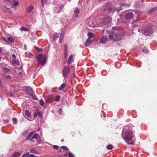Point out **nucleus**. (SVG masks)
Listing matches in <instances>:
<instances>
[{"instance_id": "obj_1", "label": "nucleus", "mask_w": 157, "mask_h": 157, "mask_svg": "<svg viewBox=\"0 0 157 157\" xmlns=\"http://www.w3.org/2000/svg\"><path fill=\"white\" fill-rule=\"evenodd\" d=\"M131 129L128 126H126L122 130L121 136L124 140L128 144H132L131 143H129L130 141L133 137L134 136Z\"/></svg>"}, {"instance_id": "obj_2", "label": "nucleus", "mask_w": 157, "mask_h": 157, "mask_svg": "<svg viewBox=\"0 0 157 157\" xmlns=\"http://www.w3.org/2000/svg\"><path fill=\"white\" fill-rule=\"evenodd\" d=\"M109 40H110L118 41L120 40L124 36V33L121 32H111L108 36Z\"/></svg>"}, {"instance_id": "obj_3", "label": "nucleus", "mask_w": 157, "mask_h": 157, "mask_svg": "<svg viewBox=\"0 0 157 157\" xmlns=\"http://www.w3.org/2000/svg\"><path fill=\"white\" fill-rule=\"evenodd\" d=\"M112 21V18L110 16H106L103 18H100L97 20V21L99 24L106 25Z\"/></svg>"}, {"instance_id": "obj_4", "label": "nucleus", "mask_w": 157, "mask_h": 157, "mask_svg": "<svg viewBox=\"0 0 157 157\" xmlns=\"http://www.w3.org/2000/svg\"><path fill=\"white\" fill-rule=\"evenodd\" d=\"M34 132H32L29 133L27 137L26 138L25 140L26 141L29 140L30 141L33 142H35V140L33 139H35L36 141L37 140V138L39 136V135L38 134H35Z\"/></svg>"}, {"instance_id": "obj_5", "label": "nucleus", "mask_w": 157, "mask_h": 157, "mask_svg": "<svg viewBox=\"0 0 157 157\" xmlns=\"http://www.w3.org/2000/svg\"><path fill=\"white\" fill-rule=\"evenodd\" d=\"M48 56L47 55H44L40 54V65H44L47 63Z\"/></svg>"}, {"instance_id": "obj_6", "label": "nucleus", "mask_w": 157, "mask_h": 157, "mask_svg": "<svg viewBox=\"0 0 157 157\" xmlns=\"http://www.w3.org/2000/svg\"><path fill=\"white\" fill-rule=\"evenodd\" d=\"M141 32L143 34L148 36H151L153 33V31L151 28H149L142 30Z\"/></svg>"}, {"instance_id": "obj_7", "label": "nucleus", "mask_w": 157, "mask_h": 157, "mask_svg": "<svg viewBox=\"0 0 157 157\" xmlns=\"http://www.w3.org/2000/svg\"><path fill=\"white\" fill-rule=\"evenodd\" d=\"M1 10L5 13H11L12 12V10L11 8H8L6 5H4L1 7Z\"/></svg>"}, {"instance_id": "obj_8", "label": "nucleus", "mask_w": 157, "mask_h": 157, "mask_svg": "<svg viewBox=\"0 0 157 157\" xmlns=\"http://www.w3.org/2000/svg\"><path fill=\"white\" fill-rule=\"evenodd\" d=\"M71 71L69 66H65L62 70V74L64 77L68 75Z\"/></svg>"}, {"instance_id": "obj_9", "label": "nucleus", "mask_w": 157, "mask_h": 157, "mask_svg": "<svg viewBox=\"0 0 157 157\" xmlns=\"http://www.w3.org/2000/svg\"><path fill=\"white\" fill-rule=\"evenodd\" d=\"M133 17V14L131 12H127L124 15V18L127 20L132 19Z\"/></svg>"}, {"instance_id": "obj_10", "label": "nucleus", "mask_w": 157, "mask_h": 157, "mask_svg": "<svg viewBox=\"0 0 157 157\" xmlns=\"http://www.w3.org/2000/svg\"><path fill=\"white\" fill-rule=\"evenodd\" d=\"M74 61V56L73 55H70L67 60V64L69 65Z\"/></svg>"}, {"instance_id": "obj_11", "label": "nucleus", "mask_w": 157, "mask_h": 157, "mask_svg": "<svg viewBox=\"0 0 157 157\" xmlns=\"http://www.w3.org/2000/svg\"><path fill=\"white\" fill-rule=\"evenodd\" d=\"M13 4H11V6L14 10L16 9V7L17 6L19 5V3L18 1L13 0L12 1Z\"/></svg>"}, {"instance_id": "obj_12", "label": "nucleus", "mask_w": 157, "mask_h": 157, "mask_svg": "<svg viewBox=\"0 0 157 157\" xmlns=\"http://www.w3.org/2000/svg\"><path fill=\"white\" fill-rule=\"evenodd\" d=\"M97 24L93 20L90 21L88 23V25L91 27H95L97 26Z\"/></svg>"}, {"instance_id": "obj_13", "label": "nucleus", "mask_w": 157, "mask_h": 157, "mask_svg": "<svg viewBox=\"0 0 157 157\" xmlns=\"http://www.w3.org/2000/svg\"><path fill=\"white\" fill-rule=\"evenodd\" d=\"M108 37L106 36H102L100 39V41L101 43H104L108 40Z\"/></svg>"}, {"instance_id": "obj_14", "label": "nucleus", "mask_w": 157, "mask_h": 157, "mask_svg": "<svg viewBox=\"0 0 157 157\" xmlns=\"http://www.w3.org/2000/svg\"><path fill=\"white\" fill-rule=\"evenodd\" d=\"M105 11L109 14L111 13L114 12L115 11V10L114 8L109 7L108 9H105Z\"/></svg>"}, {"instance_id": "obj_15", "label": "nucleus", "mask_w": 157, "mask_h": 157, "mask_svg": "<svg viewBox=\"0 0 157 157\" xmlns=\"http://www.w3.org/2000/svg\"><path fill=\"white\" fill-rule=\"evenodd\" d=\"M26 91L28 94L32 96L33 95L32 89L29 86L26 87Z\"/></svg>"}, {"instance_id": "obj_16", "label": "nucleus", "mask_w": 157, "mask_h": 157, "mask_svg": "<svg viewBox=\"0 0 157 157\" xmlns=\"http://www.w3.org/2000/svg\"><path fill=\"white\" fill-rule=\"evenodd\" d=\"M93 40H92L90 38H88L86 40L85 44L86 46H87L89 45L91 43L93 42Z\"/></svg>"}, {"instance_id": "obj_17", "label": "nucleus", "mask_w": 157, "mask_h": 157, "mask_svg": "<svg viewBox=\"0 0 157 157\" xmlns=\"http://www.w3.org/2000/svg\"><path fill=\"white\" fill-rule=\"evenodd\" d=\"M33 9V6H30L27 8L26 11L28 13H30Z\"/></svg>"}, {"instance_id": "obj_18", "label": "nucleus", "mask_w": 157, "mask_h": 157, "mask_svg": "<svg viewBox=\"0 0 157 157\" xmlns=\"http://www.w3.org/2000/svg\"><path fill=\"white\" fill-rule=\"evenodd\" d=\"M3 2L6 5H9L12 4L11 0H3Z\"/></svg>"}, {"instance_id": "obj_19", "label": "nucleus", "mask_w": 157, "mask_h": 157, "mask_svg": "<svg viewBox=\"0 0 157 157\" xmlns=\"http://www.w3.org/2000/svg\"><path fill=\"white\" fill-rule=\"evenodd\" d=\"M14 41V38L12 37H9L7 38V42L9 43H12Z\"/></svg>"}, {"instance_id": "obj_20", "label": "nucleus", "mask_w": 157, "mask_h": 157, "mask_svg": "<svg viewBox=\"0 0 157 157\" xmlns=\"http://www.w3.org/2000/svg\"><path fill=\"white\" fill-rule=\"evenodd\" d=\"M21 155V153L18 152H15L13 154V157H17Z\"/></svg>"}, {"instance_id": "obj_21", "label": "nucleus", "mask_w": 157, "mask_h": 157, "mask_svg": "<svg viewBox=\"0 0 157 157\" xmlns=\"http://www.w3.org/2000/svg\"><path fill=\"white\" fill-rule=\"evenodd\" d=\"M94 35V34L93 33H87V36L89 37V38L90 39L92 38Z\"/></svg>"}, {"instance_id": "obj_22", "label": "nucleus", "mask_w": 157, "mask_h": 157, "mask_svg": "<svg viewBox=\"0 0 157 157\" xmlns=\"http://www.w3.org/2000/svg\"><path fill=\"white\" fill-rule=\"evenodd\" d=\"M66 83L63 84L59 88V90H62L63 88L65 87Z\"/></svg>"}, {"instance_id": "obj_23", "label": "nucleus", "mask_w": 157, "mask_h": 157, "mask_svg": "<svg viewBox=\"0 0 157 157\" xmlns=\"http://www.w3.org/2000/svg\"><path fill=\"white\" fill-rule=\"evenodd\" d=\"M157 10V7H155L151 10L149 12V13L150 14L151 13L154 12Z\"/></svg>"}, {"instance_id": "obj_24", "label": "nucleus", "mask_w": 157, "mask_h": 157, "mask_svg": "<svg viewBox=\"0 0 157 157\" xmlns=\"http://www.w3.org/2000/svg\"><path fill=\"white\" fill-rule=\"evenodd\" d=\"M157 10V7H155L151 10L149 12V13L150 14L151 13L154 12Z\"/></svg>"}, {"instance_id": "obj_25", "label": "nucleus", "mask_w": 157, "mask_h": 157, "mask_svg": "<svg viewBox=\"0 0 157 157\" xmlns=\"http://www.w3.org/2000/svg\"><path fill=\"white\" fill-rule=\"evenodd\" d=\"M30 151L31 153H35L36 154L38 153V152L35 151V150L34 148L31 149H30Z\"/></svg>"}, {"instance_id": "obj_26", "label": "nucleus", "mask_w": 157, "mask_h": 157, "mask_svg": "<svg viewBox=\"0 0 157 157\" xmlns=\"http://www.w3.org/2000/svg\"><path fill=\"white\" fill-rule=\"evenodd\" d=\"M64 58L65 59H67L68 56V54H67V51H64Z\"/></svg>"}, {"instance_id": "obj_27", "label": "nucleus", "mask_w": 157, "mask_h": 157, "mask_svg": "<svg viewBox=\"0 0 157 157\" xmlns=\"http://www.w3.org/2000/svg\"><path fill=\"white\" fill-rule=\"evenodd\" d=\"M25 114L26 116L28 117H30L31 116L30 113L28 111L26 110L25 112Z\"/></svg>"}, {"instance_id": "obj_28", "label": "nucleus", "mask_w": 157, "mask_h": 157, "mask_svg": "<svg viewBox=\"0 0 157 157\" xmlns=\"http://www.w3.org/2000/svg\"><path fill=\"white\" fill-rule=\"evenodd\" d=\"M21 31H28L29 30L27 28L24 27L23 26L21 28Z\"/></svg>"}, {"instance_id": "obj_29", "label": "nucleus", "mask_w": 157, "mask_h": 157, "mask_svg": "<svg viewBox=\"0 0 157 157\" xmlns=\"http://www.w3.org/2000/svg\"><path fill=\"white\" fill-rule=\"evenodd\" d=\"M106 148L107 149L111 150L113 148V145L111 144H109L107 146Z\"/></svg>"}, {"instance_id": "obj_30", "label": "nucleus", "mask_w": 157, "mask_h": 157, "mask_svg": "<svg viewBox=\"0 0 157 157\" xmlns=\"http://www.w3.org/2000/svg\"><path fill=\"white\" fill-rule=\"evenodd\" d=\"M60 99V97L59 96H57L55 99V101H59Z\"/></svg>"}, {"instance_id": "obj_31", "label": "nucleus", "mask_w": 157, "mask_h": 157, "mask_svg": "<svg viewBox=\"0 0 157 157\" xmlns=\"http://www.w3.org/2000/svg\"><path fill=\"white\" fill-rule=\"evenodd\" d=\"M39 115V112L38 111L37 112H35L34 113V117H36L37 116Z\"/></svg>"}, {"instance_id": "obj_32", "label": "nucleus", "mask_w": 157, "mask_h": 157, "mask_svg": "<svg viewBox=\"0 0 157 157\" xmlns=\"http://www.w3.org/2000/svg\"><path fill=\"white\" fill-rule=\"evenodd\" d=\"M44 102L42 99L40 100V104L41 106H43L44 105Z\"/></svg>"}, {"instance_id": "obj_33", "label": "nucleus", "mask_w": 157, "mask_h": 157, "mask_svg": "<svg viewBox=\"0 0 157 157\" xmlns=\"http://www.w3.org/2000/svg\"><path fill=\"white\" fill-rule=\"evenodd\" d=\"M58 36L57 34H55L53 35V38L54 40H56L58 38Z\"/></svg>"}, {"instance_id": "obj_34", "label": "nucleus", "mask_w": 157, "mask_h": 157, "mask_svg": "<svg viewBox=\"0 0 157 157\" xmlns=\"http://www.w3.org/2000/svg\"><path fill=\"white\" fill-rule=\"evenodd\" d=\"M68 156L69 157H74L73 154L70 151L68 153Z\"/></svg>"}, {"instance_id": "obj_35", "label": "nucleus", "mask_w": 157, "mask_h": 157, "mask_svg": "<svg viewBox=\"0 0 157 157\" xmlns=\"http://www.w3.org/2000/svg\"><path fill=\"white\" fill-rule=\"evenodd\" d=\"M79 12V9L78 8H76L75 10V14H77Z\"/></svg>"}, {"instance_id": "obj_36", "label": "nucleus", "mask_w": 157, "mask_h": 157, "mask_svg": "<svg viewBox=\"0 0 157 157\" xmlns=\"http://www.w3.org/2000/svg\"><path fill=\"white\" fill-rule=\"evenodd\" d=\"M61 148L63 150H68V148L65 146H62L61 147Z\"/></svg>"}, {"instance_id": "obj_37", "label": "nucleus", "mask_w": 157, "mask_h": 157, "mask_svg": "<svg viewBox=\"0 0 157 157\" xmlns=\"http://www.w3.org/2000/svg\"><path fill=\"white\" fill-rule=\"evenodd\" d=\"M14 123L16 124L17 122V121L16 118H13L12 119Z\"/></svg>"}, {"instance_id": "obj_38", "label": "nucleus", "mask_w": 157, "mask_h": 157, "mask_svg": "<svg viewBox=\"0 0 157 157\" xmlns=\"http://www.w3.org/2000/svg\"><path fill=\"white\" fill-rule=\"evenodd\" d=\"M33 55L31 53H29L28 55V57L29 59H31L33 57Z\"/></svg>"}, {"instance_id": "obj_39", "label": "nucleus", "mask_w": 157, "mask_h": 157, "mask_svg": "<svg viewBox=\"0 0 157 157\" xmlns=\"http://www.w3.org/2000/svg\"><path fill=\"white\" fill-rule=\"evenodd\" d=\"M41 2H42V6L43 7H44V4L46 2V0H41Z\"/></svg>"}, {"instance_id": "obj_40", "label": "nucleus", "mask_w": 157, "mask_h": 157, "mask_svg": "<svg viewBox=\"0 0 157 157\" xmlns=\"http://www.w3.org/2000/svg\"><path fill=\"white\" fill-rule=\"evenodd\" d=\"M29 153H26L25 154H23L22 157H28Z\"/></svg>"}, {"instance_id": "obj_41", "label": "nucleus", "mask_w": 157, "mask_h": 157, "mask_svg": "<svg viewBox=\"0 0 157 157\" xmlns=\"http://www.w3.org/2000/svg\"><path fill=\"white\" fill-rule=\"evenodd\" d=\"M63 38H62V37H60L59 39V42L60 43H62L63 41Z\"/></svg>"}, {"instance_id": "obj_42", "label": "nucleus", "mask_w": 157, "mask_h": 157, "mask_svg": "<svg viewBox=\"0 0 157 157\" xmlns=\"http://www.w3.org/2000/svg\"><path fill=\"white\" fill-rule=\"evenodd\" d=\"M64 51H67V44H65L64 47Z\"/></svg>"}, {"instance_id": "obj_43", "label": "nucleus", "mask_w": 157, "mask_h": 157, "mask_svg": "<svg viewBox=\"0 0 157 157\" xmlns=\"http://www.w3.org/2000/svg\"><path fill=\"white\" fill-rule=\"evenodd\" d=\"M58 147H59L57 146V145H54L53 146V148L54 149H58Z\"/></svg>"}, {"instance_id": "obj_44", "label": "nucleus", "mask_w": 157, "mask_h": 157, "mask_svg": "<svg viewBox=\"0 0 157 157\" xmlns=\"http://www.w3.org/2000/svg\"><path fill=\"white\" fill-rule=\"evenodd\" d=\"M36 59L38 62V63H39V54L36 57Z\"/></svg>"}, {"instance_id": "obj_45", "label": "nucleus", "mask_w": 157, "mask_h": 157, "mask_svg": "<svg viewBox=\"0 0 157 157\" xmlns=\"http://www.w3.org/2000/svg\"><path fill=\"white\" fill-rule=\"evenodd\" d=\"M62 109L61 108L59 110V113L60 114H61L62 113Z\"/></svg>"}, {"instance_id": "obj_46", "label": "nucleus", "mask_w": 157, "mask_h": 157, "mask_svg": "<svg viewBox=\"0 0 157 157\" xmlns=\"http://www.w3.org/2000/svg\"><path fill=\"white\" fill-rule=\"evenodd\" d=\"M28 157H36V156H34L32 154H29Z\"/></svg>"}, {"instance_id": "obj_47", "label": "nucleus", "mask_w": 157, "mask_h": 157, "mask_svg": "<svg viewBox=\"0 0 157 157\" xmlns=\"http://www.w3.org/2000/svg\"><path fill=\"white\" fill-rule=\"evenodd\" d=\"M117 29L118 28L117 27H113L112 28V29L113 30H117Z\"/></svg>"}, {"instance_id": "obj_48", "label": "nucleus", "mask_w": 157, "mask_h": 157, "mask_svg": "<svg viewBox=\"0 0 157 157\" xmlns=\"http://www.w3.org/2000/svg\"><path fill=\"white\" fill-rule=\"evenodd\" d=\"M60 37H62V38H63L64 36V34L63 33H60Z\"/></svg>"}, {"instance_id": "obj_49", "label": "nucleus", "mask_w": 157, "mask_h": 157, "mask_svg": "<svg viewBox=\"0 0 157 157\" xmlns=\"http://www.w3.org/2000/svg\"><path fill=\"white\" fill-rule=\"evenodd\" d=\"M142 51H143V52H146V53H147V52H149V51H148V50H147V49L145 50V49H143V50Z\"/></svg>"}, {"instance_id": "obj_50", "label": "nucleus", "mask_w": 157, "mask_h": 157, "mask_svg": "<svg viewBox=\"0 0 157 157\" xmlns=\"http://www.w3.org/2000/svg\"><path fill=\"white\" fill-rule=\"evenodd\" d=\"M12 57H13V58L14 59H15L16 58V56L15 55V54H13L12 55Z\"/></svg>"}, {"instance_id": "obj_51", "label": "nucleus", "mask_w": 157, "mask_h": 157, "mask_svg": "<svg viewBox=\"0 0 157 157\" xmlns=\"http://www.w3.org/2000/svg\"><path fill=\"white\" fill-rule=\"evenodd\" d=\"M34 48L35 49H36L38 52H39V49L38 47H34Z\"/></svg>"}, {"instance_id": "obj_52", "label": "nucleus", "mask_w": 157, "mask_h": 157, "mask_svg": "<svg viewBox=\"0 0 157 157\" xmlns=\"http://www.w3.org/2000/svg\"><path fill=\"white\" fill-rule=\"evenodd\" d=\"M4 71H8V69H7L6 68H4Z\"/></svg>"}, {"instance_id": "obj_53", "label": "nucleus", "mask_w": 157, "mask_h": 157, "mask_svg": "<svg viewBox=\"0 0 157 157\" xmlns=\"http://www.w3.org/2000/svg\"><path fill=\"white\" fill-rule=\"evenodd\" d=\"M2 48L0 47V52H2Z\"/></svg>"}, {"instance_id": "obj_54", "label": "nucleus", "mask_w": 157, "mask_h": 157, "mask_svg": "<svg viewBox=\"0 0 157 157\" xmlns=\"http://www.w3.org/2000/svg\"><path fill=\"white\" fill-rule=\"evenodd\" d=\"M2 39H3L4 40H5V41H6V42H7V41L5 39V38H4V37H2Z\"/></svg>"}, {"instance_id": "obj_55", "label": "nucleus", "mask_w": 157, "mask_h": 157, "mask_svg": "<svg viewBox=\"0 0 157 157\" xmlns=\"http://www.w3.org/2000/svg\"><path fill=\"white\" fill-rule=\"evenodd\" d=\"M40 118L42 117V115L40 114Z\"/></svg>"}, {"instance_id": "obj_56", "label": "nucleus", "mask_w": 157, "mask_h": 157, "mask_svg": "<svg viewBox=\"0 0 157 157\" xmlns=\"http://www.w3.org/2000/svg\"><path fill=\"white\" fill-rule=\"evenodd\" d=\"M142 30H141L140 29H139L138 30V32H140V31H142Z\"/></svg>"}, {"instance_id": "obj_57", "label": "nucleus", "mask_w": 157, "mask_h": 157, "mask_svg": "<svg viewBox=\"0 0 157 157\" xmlns=\"http://www.w3.org/2000/svg\"><path fill=\"white\" fill-rule=\"evenodd\" d=\"M43 51V50L41 48H40V52Z\"/></svg>"}, {"instance_id": "obj_58", "label": "nucleus", "mask_w": 157, "mask_h": 157, "mask_svg": "<svg viewBox=\"0 0 157 157\" xmlns=\"http://www.w3.org/2000/svg\"><path fill=\"white\" fill-rule=\"evenodd\" d=\"M61 141L62 142H63V141H64V140L63 139H62L61 140Z\"/></svg>"}, {"instance_id": "obj_59", "label": "nucleus", "mask_w": 157, "mask_h": 157, "mask_svg": "<svg viewBox=\"0 0 157 157\" xmlns=\"http://www.w3.org/2000/svg\"><path fill=\"white\" fill-rule=\"evenodd\" d=\"M75 16L76 17H78V15H75Z\"/></svg>"}, {"instance_id": "obj_60", "label": "nucleus", "mask_w": 157, "mask_h": 157, "mask_svg": "<svg viewBox=\"0 0 157 157\" xmlns=\"http://www.w3.org/2000/svg\"><path fill=\"white\" fill-rule=\"evenodd\" d=\"M63 7V6H61L60 7V9H61Z\"/></svg>"}, {"instance_id": "obj_61", "label": "nucleus", "mask_w": 157, "mask_h": 157, "mask_svg": "<svg viewBox=\"0 0 157 157\" xmlns=\"http://www.w3.org/2000/svg\"><path fill=\"white\" fill-rule=\"evenodd\" d=\"M38 130L39 131V128H38Z\"/></svg>"}, {"instance_id": "obj_62", "label": "nucleus", "mask_w": 157, "mask_h": 157, "mask_svg": "<svg viewBox=\"0 0 157 157\" xmlns=\"http://www.w3.org/2000/svg\"><path fill=\"white\" fill-rule=\"evenodd\" d=\"M34 99H36V98H34Z\"/></svg>"}, {"instance_id": "obj_63", "label": "nucleus", "mask_w": 157, "mask_h": 157, "mask_svg": "<svg viewBox=\"0 0 157 157\" xmlns=\"http://www.w3.org/2000/svg\"><path fill=\"white\" fill-rule=\"evenodd\" d=\"M25 47H26V46H25V47H24V48H25Z\"/></svg>"}, {"instance_id": "obj_64", "label": "nucleus", "mask_w": 157, "mask_h": 157, "mask_svg": "<svg viewBox=\"0 0 157 157\" xmlns=\"http://www.w3.org/2000/svg\"><path fill=\"white\" fill-rule=\"evenodd\" d=\"M25 47H26V46H25V47H24V48H25Z\"/></svg>"}]
</instances>
